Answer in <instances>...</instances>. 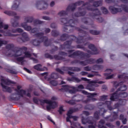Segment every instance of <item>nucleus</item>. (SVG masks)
Listing matches in <instances>:
<instances>
[{
  "label": "nucleus",
  "instance_id": "nucleus-1",
  "mask_svg": "<svg viewBox=\"0 0 128 128\" xmlns=\"http://www.w3.org/2000/svg\"><path fill=\"white\" fill-rule=\"evenodd\" d=\"M62 24H64V30L66 32H70V28H74V30H76L78 32H79L80 34H82L83 36H79L78 38H76L73 35H68L66 34H62L60 37V40L61 42H65L66 40H68L70 38L72 37L71 40L65 42L64 44L66 46H70L72 44L74 40H76V44H84L86 40H92V38L90 36L84 38L86 36V34H88L87 32H86L79 28L76 27V24H78V20L69 19L68 18H61L60 20Z\"/></svg>",
  "mask_w": 128,
  "mask_h": 128
},
{
  "label": "nucleus",
  "instance_id": "nucleus-2",
  "mask_svg": "<svg viewBox=\"0 0 128 128\" xmlns=\"http://www.w3.org/2000/svg\"><path fill=\"white\" fill-rule=\"evenodd\" d=\"M88 48L92 51L86 48V52H84L80 50H76L75 52L72 54L68 55V58H74V56H80L81 58H90V54H98V48L94 46V44H90L88 45Z\"/></svg>",
  "mask_w": 128,
  "mask_h": 128
},
{
  "label": "nucleus",
  "instance_id": "nucleus-3",
  "mask_svg": "<svg viewBox=\"0 0 128 128\" xmlns=\"http://www.w3.org/2000/svg\"><path fill=\"white\" fill-rule=\"evenodd\" d=\"M89 4L90 3L88 2H86V3H84V1H79L75 3L72 4L71 5H69L66 8V11H60L58 13V16H67L68 12H70V10L71 12H74V10H76V6H80L81 4H82V7L78 8V10H82V7L84 6H88Z\"/></svg>",
  "mask_w": 128,
  "mask_h": 128
},
{
  "label": "nucleus",
  "instance_id": "nucleus-4",
  "mask_svg": "<svg viewBox=\"0 0 128 128\" xmlns=\"http://www.w3.org/2000/svg\"><path fill=\"white\" fill-rule=\"evenodd\" d=\"M118 78H122L124 81H122L119 83L116 81L114 82V86L116 88L120 86V88L117 89L116 92H117V93H118V92L126 91V90H128V87L126 86L124 84V83L126 80H128V76H126V74H124L121 75H118Z\"/></svg>",
  "mask_w": 128,
  "mask_h": 128
},
{
  "label": "nucleus",
  "instance_id": "nucleus-5",
  "mask_svg": "<svg viewBox=\"0 0 128 128\" xmlns=\"http://www.w3.org/2000/svg\"><path fill=\"white\" fill-rule=\"evenodd\" d=\"M4 84L6 86H10V84H16V82L10 80L9 79H1V86H2V88L5 90H4L3 91L6 92H9V94H12V88H10V87H8L4 85Z\"/></svg>",
  "mask_w": 128,
  "mask_h": 128
},
{
  "label": "nucleus",
  "instance_id": "nucleus-6",
  "mask_svg": "<svg viewBox=\"0 0 128 128\" xmlns=\"http://www.w3.org/2000/svg\"><path fill=\"white\" fill-rule=\"evenodd\" d=\"M128 94L126 92H115L114 93L111 94L110 97V100L112 102H114V100H118L120 98H124L128 96Z\"/></svg>",
  "mask_w": 128,
  "mask_h": 128
},
{
  "label": "nucleus",
  "instance_id": "nucleus-7",
  "mask_svg": "<svg viewBox=\"0 0 128 128\" xmlns=\"http://www.w3.org/2000/svg\"><path fill=\"white\" fill-rule=\"evenodd\" d=\"M82 94L86 96H88L87 98H88L86 100H84V102H85V104H88V102H96V98H94V96H98V94L96 92L90 93L84 90H82Z\"/></svg>",
  "mask_w": 128,
  "mask_h": 128
},
{
  "label": "nucleus",
  "instance_id": "nucleus-8",
  "mask_svg": "<svg viewBox=\"0 0 128 128\" xmlns=\"http://www.w3.org/2000/svg\"><path fill=\"white\" fill-rule=\"evenodd\" d=\"M25 22H23L21 24L22 28H24L25 30L27 32H30L32 30V26H28V22L31 23L32 22H34V17L32 16H28L26 17L24 19Z\"/></svg>",
  "mask_w": 128,
  "mask_h": 128
},
{
  "label": "nucleus",
  "instance_id": "nucleus-9",
  "mask_svg": "<svg viewBox=\"0 0 128 128\" xmlns=\"http://www.w3.org/2000/svg\"><path fill=\"white\" fill-rule=\"evenodd\" d=\"M28 50V48L26 46H22L21 48L15 47L14 50H13V52H14V54H12V56L14 58H18V56H20L22 54V52H26Z\"/></svg>",
  "mask_w": 128,
  "mask_h": 128
},
{
  "label": "nucleus",
  "instance_id": "nucleus-10",
  "mask_svg": "<svg viewBox=\"0 0 128 128\" xmlns=\"http://www.w3.org/2000/svg\"><path fill=\"white\" fill-rule=\"evenodd\" d=\"M90 10V12H93L92 13L90 14V16H92V18H94V16H100L102 14L98 8H94L88 6L84 8V10Z\"/></svg>",
  "mask_w": 128,
  "mask_h": 128
},
{
  "label": "nucleus",
  "instance_id": "nucleus-11",
  "mask_svg": "<svg viewBox=\"0 0 128 128\" xmlns=\"http://www.w3.org/2000/svg\"><path fill=\"white\" fill-rule=\"evenodd\" d=\"M63 88H62L60 89V90H64L65 92H68L70 94H76V92H78V89L76 87L74 86H72L70 87L72 90H70V86H62Z\"/></svg>",
  "mask_w": 128,
  "mask_h": 128
},
{
  "label": "nucleus",
  "instance_id": "nucleus-12",
  "mask_svg": "<svg viewBox=\"0 0 128 128\" xmlns=\"http://www.w3.org/2000/svg\"><path fill=\"white\" fill-rule=\"evenodd\" d=\"M63 70L67 72L70 70V72H78L82 70L80 68L74 66H65L63 68Z\"/></svg>",
  "mask_w": 128,
  "mask_h": 128
},
{
  "label": "nucleus",
  "instance_id": "nucleus-13",
  "mask_svg": "<svg viewBox=\"0 0 128 128\" xmlns=\"http://www.w3.org/2000/svg\"><path fill=\"white\" fill-rule=\"evenodd\" d=\"M40 40L42 42H44V46H50L52 44V41L48 40V38L47 36H42L40 38Z\"/></svg>",
  "mask_w": 128,
  "mask_h": 128
},
{
  "label": "nucleus",
  "instance_id": "nucleus-14",
  "mask_svg": "<svg viewBox=\"0 0 128 128\" xmlns=\"http://www.w3.org/2000/svg\"><path fill=\"white\" fill-rule=\"evenodd\" d=\"M100 112H103L101 114V116H104V114L106 112V110L104 108H102L100 111H96L94 113V118H96V120H98L100 118Z\"/></svg>",
  "mask_w": 128,
  "mask_h": 128
},
{
  "label": "nucleus",
  "instance_id": "nucleus-15",
  "mask_svg": "<svg viewBox=\"0 0 128 128\" xmlns=\"http://www.w3.org/2000/svg\"><path fill=\"white\" fill-rule=\"evenodd\" d=\"M98 86V85L96 83L89 84L86 86V90H88L90 92H94L96 90V88Z\"/></svg>",
  "mask_w": 128,
  "mask_h": 128
},
{
  "label": "nucleus",
  "instance_id": "nucleus-16",
  "mask_svg": "<svg viewBox=\"0 0 128 128\" xmlns=\"http://www.w3.org/2000/svg\"><path fill=\"white\" fill-rule=\"evenodd\" d=\"M98 104L99 106H104V104H106L109 110H112L114 109L112 106V101H106L104 103L98 102Z\"/></svg>",
  "mask_w": 128,
  "mask_h": 128
},
{
  "label": "nucleus",
  "instance_id": "nucleus-17",
  "mask_svg": "<svg viewBox=\"0 0 128 128\" xmlns=\"http://www.w3.org/2000/svg\"><path fill=\"white\" fill-rule=\"evenodd\" d=\"M109 10L112 14H116L118 12H122V8H116L114 6H110Z\"/></svg>",
  "mask_w": 128,
  "mask_h": 128
},
{
  "label": "nucleus",
  "instance_id": "nucleus-18",
  "mask_svg": "<svg viewBox=\"0 0 128 128\" xmlns=\"http://www.w3.org/2000/svg\"><path fill=\"white\" fill-rule=\"evenodd\" d=\"M48 104L49 105L46 106V109L48 110H50L52 108L54 110L57 106L56 102H52V100L48 102Z\"/></svg>",
  "mask_w": 128,
  "mask_h": 128
},
{
  "label": "nucleus",
  "instance_id": "nucleus-19",
  "mask_svg": "<svg viewBox=\"0 0 128 128\" xmlns=\"http://www.w3.org/2000/svg\"><path fill=\"white\" fill-rule=\"evenodd\" d=\"M18 38L22 42H28V40H30L28 35L26 32L22 33V37H20Z\"/></svg>",
  "mask_w": 128,
  "mask_h": 128
},
{
  "label": "nucleus",
  "instance_id": "nucleus-20",
  "mask_svg": "<svg viewBox=\"0 0 128 128\" xmlns=\"http://www.w3.org/2000/svg\"><path fill=\"white\" fill-rule=\"evenodd\" d=\"M82 124H94V120H88V118H85L84 116L82 118Z\"/></svg>",
  "mask_w": 128,
  "mask_h": 128
},
{
  "label": "nucleus",
  "instance_id": "nucleus-21",
  "mask_svg": "<svg viewBox=\"0 0 128 128\" xmlns=\"http://www.w3.org/2000/svg\"><path fill=\"white\" fill-rule=\"evenodd\" d=\"M4 14H8V16H14L15 20H20V16H16V13L14 12L6 10L4 12Z\"/></svg>",
  "mask_w": 128,
  "mask_h": 128
},
{
  "label": "nucleus",
  "instance_id": "nucleus-22",
  "mask_svg": "<svg viewBox=\"0 0 128 128\" xmlns=\"http://www.w3.org/2000/svg\"><path fill=\"white\" fill-rule=\"evenodd\" d=\"M20 4V0H16L14 2V4L12 6V9L13 10H16L18 8V6Z\"/></svg>",
  "mask_w": 128,
  "mask_h": 128
},
{
  "label": "nucleus",
  "instance_id": "nucleus-23",
  "mask_svg": "<svg viewBox=\"0 0 128 128\" xmlns=\"http://www.w3.org/2000/svg\"><path fill=\"white\" fill-rule=\"evenodd\" d=\"M16 93L14 92L12 94L11 96H10L8 98H9V100L10 102H12V100H20V96H19L18 97H14L12 96H16Z\"/></svg>",
  "mask_w": 128,
  "mask_h": 128
},
{
  "label": "nucleus",
  "instance_id": "nucleus-24",
  "mask_svg": "<svg viewBox=\"0 0 128 128\" xmlns=\"http://www.w3.org/2000/svg\"><path fill=\"white\" fill-rule=\"evenodd\" d=\"M52 78L54 80H56L58 78V74L56 72L52 73L50 75V77L48 78L47 80H48V82H50L52 80Z\"/></svg>",
  "mask_w": 128,
  "mask_h": 128
},
{
  "label": "nucleus",
  "instance_id": "nucleus-25",
  "mask_svg": "<svg viewBox=\"0 0 128 128\" xmlns=\"http://www.w3.org/2000/svg\"><path fill=\"white\" fill-rule=\"evenodd\" d=\"M68 80H69V82H82L80 79L74 76H72L70 78H68Z\"/></svg>",
  "mask_w": 128,
  "mask_h": 128
},
{
  "label": "nucleus",
  "instance_id": "nucleus-26",
  "mask_svg": "<svg viewBox=\"0 0 128 128\" xmlns=\"http://www.w3.org/2000/svg\"><path fill=\"white\" fill-rule=\"evenodd\" d=\"M86 14V12L84 10L83 12H76L74 13V16L76 18H80V16H84Z\"/></svg>",
  "mask_w": 128,
  "mask_h": 128
},
{
  "label": "nucleus",
  "instance_id": "nucleus-27",
  "mask_svg": "<svg viewBox=\"0 0 128 128\" xmlns=\"http://www.w3.org/2000/svg\"><path fill=\"white\" fill-rule=\"evenodd\" d=\"M118 113L116 112H114L112 117V118L109 119V120H110V122H114L116 120H118Z\"/></svg>",
  "mask_w": 128,
  "mask_h": 128
},
{
  "label": "nucleus",
  "instance_id": "nucleus-28",
  "mask_svg": "<svg viewBox=\"0 0 128 128\" xmlns=\"http://www.w3.org/2000/svg\"><path fill=\"white\" fill-rule=\"evenodd\" d=\"M16 92H18V95L21 96V98H24V94L26 95V91L25 90H24L22 89L20 90L19 91L18 90H16Z\"/></svg>",
  "mask_w": 128,
  "mask_h": 128
},
{
  "label": "nucleus",
  "instance_id": "nucleus-29",
  "mask_svg": "<svg viewBox=\"0 0 128 128\" xmlns=\"http://www.w3.org/2000/svg\"><path fill=\"white\" fill-rule=\"evenodd\" d=\"M106 124V121L104 120L101 119L99 121V124H98V128H106V126H104Z\"/></svg>",
  "mask_w": 128,
  "mask_h": 128
},
{
  "label": "nucleus",
  "instance_id": "nucleus-30",
  "mask_svg": "<svg viewBox=\"0 0 128 128\" xmlns=\"http://www.w3.org/2000/svg\"><path fill=\"white\" fill-rule=\"evenodd\" d=\"M92 68L94 70H100L104 68V66L102 65L95 64L92 66Z\"/></svg>",
  "mask_w": 128,
  "mask_h": 128
},
{
  "label": "nucleus",
  "instance_id": "nucleus-31",
  "mask_svg": "<svg viewBox=\"0 0 128 128\" xmlns=\"http://www.w3.org/2000/svg\"><path fill=\"white\" fill-rule=\"evenodd\" d=\"M4 36H18V34H12L10 32V30L5 31L4 34Z\"/></svg>",
  "mask_w": 128,
  "mask_h": 128
},
{
  "label": "nucleus",
  "instance_id": "nucleus-32",
  "mask_svg": "<svg viewBox=\"0 0 128 128\" xmlns=\"http://www.w3.org/2000/svg\"><path fill=\"white\" fill-rule=\"evenodd\" d=\"M6 50H12V52H14V48H16L14 44H8L6 46Z\"/></svg>",
  "mask_w": 128,
  "mask_h": 128
},
{
  "label": "nucleus",
  "instance_id": "nucleus-33",
  "mask_svg": "<svg viewBox=\"0 0 128 128\" xmlns=\"http://www.w3.org/2000/svg\"><path fill=\"white\" fill-rule=\"evenodd\" d=\"M80 102V100H72L67 101L66 102H67V104H71V106H74V104H76V102Z\"/></svg>",
  "mask_w": 128,
  "mask_h": 128
},
{
  "label": "nucleus",
  "instance_id": "nucleus-34",
  "mask_svg": "<svg viewBox=\"0 0 128 128\" xmlns=\"http://www.w3.org/2000/svg\"><path fill=\"white\" fill-rule=\"evenodd\" d=\"M53 58H54L56 60H66L64 58L56 54L53 56Z\"/></svg>",
  "mask_w": 128,
  "mask_h": 128
},
{
  "label": "nucleus",
  "instance_id": "nucleus-35",
  "mask_svg": "<svg viewBox=\"0 0 128 128\" xmlns=\"http://www.w3.org/2000/svg\"><path fill=\"white\" fill-rule=\"evenodd\" d=\"M51 100H42V99H39V102H40V104L41 106H44V104H48Z\"/></svg>",
  "mask_w": 128,
  "mask_h": 128
},
{
  "label": "nucleus",
  "instance_id": "nucleus-36",
  "mask_svg": "<svg viewBox=\"0 0 128 128\" xmlns=\"http://www.w3.org/2000/svg\"><path fill=\"white\" fill-rule=\"evenodd\" d=\"M110 74V73H104V76H106V80H110L111 78H112L114 76V74H112V75Z\"/></svg>",
  "mask_w": 128,
  "mask_h": 128
},
{
  "label": "nucleus",
  "instance_id": "nucleus-37",
  "mask_svg": "<svg viewBox=\"0 0 128 128\" xmlns=\"http://www.w3.org/2000/svg\"><path fill=\"white\" fill-rule=\"evenodd\" d=\"M80 80H84V82H88V84H96V81H90V80L86 78H82Z\"/></svg>",
  "mask_w": 128,
  "mask_h": 128
},
{
  "label": "nucleus",
  "instance_id": "nucleus-38",
  "mask_svg": "<svg viewBox=\"0 0 128 128\" xmlns=\"http://www.w3.org/2000/svg\"><path fill=\"white\" fill-rule=\"evenodd\" d=\"M86 62L88 64H94L96 62V60L94 59H92V58L86 60Z\"/></svg>",
  "mask_w": 128,
  "mask_h": 128
},
{
  "label": "nucleus",
  "instance_id": "nucleus-39",
  "mask_svg": "<svg viewBox=\"0 0 128 128\" xmlns=\"http://www.w3.org/2000/svg\"><path fill=\"white\" fill-rule=\"evenodd\" d=\"M44 2V4L46 6V8H48V2H46V1H39V2H37L36 3V8H38V6H40V4L41 2Z\"/></svg>",
  "mask_w": 128,
  "mask_h": 128
},
{
  "label": "nucleus",
  "instance_id": "nucleus-40",
  "mask_svg": "<svg viewBox=\"0 0 128 128\" xmlns=\"http://www.w3.org/2000/svg\"><path fill=\"white\" fill-rule=\"evenodd\" d=\"M102 1H96L93 3V6H94V8H98V6H102Z\"/></svg>",
  "mask_w": 128,
  "mask_h": 128
},
{
  "label": "nucleus",
  "instance_id": "nucleus-41",
  "mask_svg": "<svg viewBox=\"0 0 128 128\" xmlns=\"http://www.w3.org/2000/svg\"><path fill=\"white\" fill-rule=\"evenodd\" d=\"M90 32L91 34H93L94 36H98V34H100V32L96 30H90Z\"/></svg>",
  "mask_w": 128,
  "mask_h": 128
},
{
  "label": "nucleus",
  "instance_id": "nucleus-42",
  "mask_svg": "<svg viewBox=\"0 0 128 128\" xmlns=\"http://www.w3.org/2000/svg\"><path fill=\"white\" fill-rule=\"evenodd\" d=\"M34 68L36 70H40L42 71V64H38L34 66Z\"/></svg>",
  "mask_w": 128,
  "mask_h": 128
},
{
  "label": "nucleus",
  "instance_id": "nucleus-43",
  "mask_svg": "<svg viewBox=\"0 0 128 128\" xmlns=\"http://www.w3.org/2000/svg\"><path fill=\"white\" fill-rule=\"evenodd\" d=\"M34 36H36V38H39V40H40V38H42V36H44V33L42 32L36 33Z\"/></svg>",
  "mask_w": 128,
  "mask_h": 128
},
{
  "label": "nucleus",
  "instance_id": "nucleus-44",
  "mask_svg": "<svg viewBox=\"0 0 128 128\" xmlns=\"http://www.w3.org/2000/svg\"><path fill=\"white\" fill-rule=\"evenodd\" d=\"M51 34L52 36H58L60 35V32L56 30H52V31Z\"/></svg>",
  "mask_w": 128,
  "mask_h": 128
},
{
  "label": "nucleus",
  "instance_id": "nucleus-45",
  "mask_svg": "<svg viewBox=\"0 0 128 128\" xmlns=\"http://www.w3.org/2000/svg\"><path fill=\"white\" fill-rule=\"evenodd\" d=\"M84 110H94V106L92 104L86 105L84 107Z\"/></svg>",
  "mask_w": 128,
  "mask_h": 128
},
{
  "label": "nucleus",
  "instance_id": "nucleus-46",
  "mask_svg": "<svg viewBox=\"0 0 128 128\" xmlns=\"http://www.w3.org/2000/svg\"><path fill=\"white\" fill-rule=\"evenodd\" d=\"M40 42H42V40H40V41L38 40H34L33 42V44L34 46H40Z\"/></svg>",
  "mask_w": 128,
  "mask_h": 128
},
{
  "label": "nucleus",
  "instance_id": "nucleus-47",
  "mask_svg": "<svg viewBox=\"0 0 128 128\" xmlns=\"http://www.w3.org/2000/svg\"><path fill=\"white\" fill-rule=\"evenodd\" d=\"M44 57L46 58H50V60H54V56L48 53H46L44 54Z\"/></svg>",
  "mask_w": 128,
  "mask_h": 128
},
{
  "label": "nucleus",
  "instance_id": "nucleus-48",
  "mask_svg": "<svg viewBox=\"0 0 128 128\" xmlns=\"http://www.w3.org/2000/svg\"><path fill=\"white\" fill-rule=\"evenodd\" d=\"M101 10L104 14H108V10L105 7H102Z\"/></svg>",
  "mask_w": 128,
  "mask_h": 128
},
{
  "label": "nucleus",
  "instance_id": "nucleus-49",
  "mask_svg": "<svg viewBox=\"0 0 128 128\" xmlns=\"http://www.w3.org/2000/svg\"><path fill=\"white\" fill-rule=\"evenodd\" d=\"M108 96L107 95H102L100 96V102H104V100H107Z\"/></svg>",
  "mask_w": 128,
  "mask_h": 128
},
{
  "label": "nucleus",
  "instance_id": "nucleus-50",
  "mask_svg": "<svg viewBox=\"0 0 128 128\" xmlns=\"http://www.w3.org/2000/svg\"><path fill=\"white\" fill-rule=\"evenodd\" d=\"M121 7L126 12H128V6L126 5L122 4Z\"/></svg>",
  "mask_w": 128,
  "mask_h": 128
},
{
  "label": "nucleus",
  "instance_id": "nucleus-51",
  "mask_svg": "<svg viewBox=\"0 0 128 128\" xmlns=\"http://www.w3.org/2000/svg\"><path fill=\"white\" fill-rule=\"evenodd\" d=\"M24 58H32V54H30V52H24Z\"/></svg>",
  "mask_w": 128,
  "mask_h": 128
},
{
  "label": "nucleus",
  "instance_id": "nucleus-52",
  "mask_svg": "<svg viewBox=\"0 0 128 128\" xmlns=\"http://www.w3.org/2000/svg\"><path fill=\"white\" fill-rule=\"evenodd\" d=\"M24 56L18 57L16 58V60H17V62H21L22 64L24 62Z\"/></svg>",
  "mask_w": 128,
  "mask_h": 128
},
{
  "label": "nucleus",
  "instance_id": "nucleus-53",
  "mask_svg": "<svg viewBox=\"0 0 128 128\" xmlns=\"http://www.w3.org/2000/svg\"><path fill=\"white\" fill-rule=\"evenodd\" d=\"M76 48H82V50H84V52L86 51V48L84 47V45L78 44L76 46Z\"/></svg>",
  "mask_w": 128,
  "mask_h": 128
},
{
  "label": "nucleus",
  "instance_id": "nucleus-54",
  "mask_svg": "<svg viewBox=\"0 0 128 128\" xmlns=\"http://www.w3.org/2000/svg\"><path fill=\"white\" fill-rule=\"evenodd\" d=\"M8 41L4 40H0V48L2 46L3 44H8Z\"/></svg>",
  "mask_w": 128,
  "mask_h": 128
},
{
  "label": "nucleus",
  "instance_id": "nucleus-55",
  "mask_svg": "<svg viewBox=\"0 0 128 128\" xmlns=\"http://www.w3.org/2000/svg\"><path fill=\"white\" fill-rule=\"evenodd\" d=\"M50 84L52 86H58V82L54 80H50Z\"/></svg>",
  "mask_w": 128,
  "mask_h": 128
},
{
  "label": "nucleus",
  "instance_id": "nucleus-56",
  "mask_svg": "<svg viewBox=\"0 0 128 128\" xmlns=\"http://www.w3.org/2000/svg\"><path fill=\"white\" fill-rule=\"evenodd\" d=\"M31 32L32 34H36V32H38V28H31Z\"/></svg>",
  "mask_w": 128,
  "mask_h": 128
},
{
  "label": "nucleus",
  "instance_id": "nucleus-57",
  "mask_svg": "<svg viewBox=\"0 0 128 128\" xmlns=\"http://www.w3.org/2000/svg\"><path fill=\"white\" fill-rule=\"evenodd\" d=\"M78 64H80L81 66H88V64L86 63V60L84 61L79 60Z\"/></svg>",
  "mask_w": 128,
  "mask_h": 128
},
{
  "label": "nucleus",
  "instance_id": "nucleus-58",
  "mask_svg": "<svg viewBox=\"0 0 128 128\" xmlns=\"http://www.w3.org/2000/svg\"><path fill=\"white\" fill-rule=\"evenodd\" d=\"M34 22L35 24H43L44 22L38 20H34Z\"/></svg>",
  "mask_w": 128,
  "mask_h": 128
},
{
  "label": "nucleus",
  "instance_id": "nucleus-59",
  "mask_svg": "<svg viewBox=\"0 0 128 128\" xmlns=\"http://www.w3.org/2000/svg\"><path fill=\"white\" fill-rule=\"evenodd\" d=\"M33 102L34 104H38V102H40V99L37 98L36 97H34L33 98Z\"/></svg>",
  "mask_w": 128,
  "mask_h": 128
},
{
  "label": "nucleus",
  "instance_id": "nucleus-60",
  "mask_svg": "<svg viewBox=\"0 0 128 128\" xmlns=\"http://www.w3.org/2000/svg\"><path fill=\"white\" fill-rule=\"evenodd\" d=\"M92 67L90 66H86L84 68V70L86 72H90L92 70Z\"/></svg>",
  "mask_w": 128,
  "mask_h": 128
},
{
  "label": "nucleus",
  "instance_id": "nucleus-61",
  "mask_svg": "<svg viewBox=\"0 0 128 128\" xmlns=\"http://www.w3.org/2000/svg\"><path fill=\"white\" fill-rule=\"evenodd\" d=\"M58 112L60 114H62V112H64V108L61 106L59 108V110H58Z\"/></svg>",
  "mask_w": 128,
  "mask_h": 128
},
{
  "label": "nucleus",
  "instance_id": "nucleus-62",
  "mask_svg": "<svg viewBox=\"0 0 128 128\" xmlns=\"http://www.w3.org/2000/svg\"><path fill=\"white\" fill-rule=\"evenodd\" d=\"M12 26L13 28H18V22L14 21L12 23Z\"/></svg>",
  "mask_w": 128,
  "mask_h": 128
},
{
  "label": "nucleus",
  "instance_id": "nucleus-63",
  "mask_svg": "<svg viewBox=\"0 0 128 128\" xmlns=\"http://www.w3.org/2000/svg\"><path fill=\"white\" fill-rule=\"evenodd\" d=\"M56 70L58 72H59V74H64V72L62 70H60V68H56Z\"/></svg>",
  "mask_w": 128,
  "mask_h": 128
},
{
  "label": "nucleus",
  "instance_id": "nucleus-64",
  "mask_svg": "<svg viewBox=\"0 0 128 128\" xmlns=\"http://www.w3.org/2000/svg\"><path fill=\"white\" fill-rule=\"evenodd\" d=\"M106 126H108V128H114V126L112 125V124L110 123H107L106 124Z\"/></svg>",
  "mask_w": 128,
  "mask_h": 128
}]
</instances>
